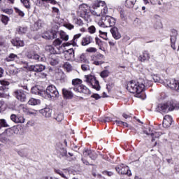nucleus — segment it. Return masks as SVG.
Here are the masks:
<instances>
[{"instance_id": "55", "label": "nucleus", "mask_w": 179, "mask_h": 179, "mask_svg": "<svg viewBox=\"0 0 179 179\" xmlns=\"http://www.w3.org/2000/svg\"><path fill=\"white\" fill-rule=\"evenodd\" d=\"M2 12H3L4 13H6L7 15H12V13H13V9L12 8L2 9Z\"/></svg>"}, {"instance_id": "64", "label": "nucleus", "mask_w": 179, "mask_h": 179, "mask_svg": "<svg viewBox=\"0 0 179 179\" xmlns=\"http://www.w3.org/2000/svg\"><path fill=\"white\" fill-rule=\"evenodd\" d=\"M104 55L102 54L99 53L97 55L95 56V59H103Z\"/></svg>"}, {"instance_id": "49", "label": "nucleus", "mask_w": 179, "mask_h": 179, "mask_svg": "<svg viewBox=\"0 0 179 179\" xmlns=\"http://www.w3.org/2000/svg\"><path fill=\"white\" fill-rule=\"evenodd\" d=\"M55 120H57L58 122H61L62 120H64V114L59 113L56 117H55Z\"/></svg>"}, {"instance_id": "27", "label": "nucleus", "mask_w": 179, "mask_h": 179, "mask_svg": "<svg viewBox=\"0 0 179 179\" xmlns=\"http://www.w3.org/2000/svg\"><path fill=\"white\" fill-rule=\"evenodd\" d=\"M135 3H136V0H126L125 6H127V8H131L135 6Z\"/></svg>"}, {"instance_id": "29", "label": "nucleus", "mask_w": 179, "mask_h": 179, "mask_svg": "<svg viewBox=\"0 0 179 179\" xmlns=\"http://www.w3.org/2000/svg\"><path fill=\"white\" fill-rule=\"evenodd\" d=\"M45 50L47 52H49V54H57V51L52 45H46Z\"/></svg>"}, {"instance_id": "17", "label": "nucleus", "mask_w": 179, "mask_h": 179, "mask_svg": "<svg viewBox=\"0 0 179 179\" xmlns=\"http://www.w3.org/2000/svg\"><path fill=\"white\" fill-rule=\"evenodd\" d=\"M27 57L28 59H31V61H40V55L34 52H28Z\"/></svg>"}, {"instance_id": "62", "label": "nucleus", "mask_w": 179, "mask_h": 179, "mask_svg": "<svg viewBox=\"0 0 179 179\" xmlns=\"http://www.w3.org/2000/svg\"><path fill=\"white\" fill-rule=\"evenodd\" d=\"M0 83H1V85H2V86H9V85H10V83H9V82H8V81H6V80H0Z\"/></svg>"}, {"instance_id": "23", "label": "nucleus", "mask_w": 179, "mask_h": 179, "mask_svg": "<svg viewBox=\"0 0 179 179\" xmlns=\"http://www.w3.org/2000/svg\"><path fill=\"white\" fill-rule=\"evenodd\" d=\"M11 43L13 45H15V47H23L24 45V42L19 38L11 40Z\"/></svg>"}, {"instance_id": "5", "label": "nucleus", "mask_w": 179, "mask_h": 179, "mask_svg": "<svg viewBox=\"0 0 179 179\" xmlns=\"http://www.w3.org/2000/svg\"><path fill=\"white\" fill-rule=\"evenodd\" d=\"M24 65H27L24 66L26 69H28L29 72H43L45 69V66L43 64H35V65H31L29 66H27L29 65V63L27 62H24Z\"/></svg>"}, {"instance_id": "31", "label": "nucleus", "mask_w": 179, "mask_h": 179, "mask_svg": "<svg viewBox=\"0 0 179 179\" xmlns=\"http://www.w3.org/2000/svg\"><path fill=\"white\" fill-rule=\"evenodd\" d=\"M96 80V78L93 76H85V82L88 83V85L93 84V82Z\"/></svg>"}, {"instance_id": "36", "label": "nucleus", "mask_w": 179, "mask_h": 179, "mask_svg": "<svg viewBox=\"0 0 179 179\" xmlns=\"http://www.w3.org/2000/svg\"><path fill=\"white\" fill-rule=\"evenodd\" d=\"M108 13V8H107V4H106L105 6L102 7L100 15L101 17H103V16H106L104 15H107Z\"/></svg>"}, {"instance_id": "25", "label": "nucleus", "mask_w": 179, "mask_h": 179, "mask_svg": "<svg viewBox=\"0 0 179 179\" xmlns=\"http://www.w3.org/2000/svg\"><path fill=\"white\" fill-rule=\"evenodd\" d=\"M31 92L32 94H38V96L44 97V91L40 90L37 87H32Z\"/></svg>"}, {"instance_id": "60", "label": "nucleus", "mask_w": 179, "mask_h": 179, "mask_svg": "<svg viewBox=\"0 0 179 179\" xmlns=\"http://www.w3.org/2000/svg\"><path fill=\"white\" fill-rule=\"evenodd\" d=\"M162 22H156L154 25L155 29H162Z\"/></svg>"}, {"instance_id": "56", "label": "nucleus", "mask_w": 179, "mask_h": 179, "mask_svg": "<svg viewBox=\"0 0 179 179\" xmlns=\"http://www.w3.org/2000/svg\"><path fill=\"white\" fill-rule=\"evenodd\" d=\"M74 23H76V24H78V26H83V21H82V20L80 19L75 18Z\"/></svg>"}, {"instance_id": "47", "label": "nucleus", "mask_w": 179, "mask_h": 179, "mask_svg": "<svg viewBox=\"0 0 179 179\" xmlns=\"http://www.w3.org/2000/svg\"><path fill=\"white\" fill-rule=\"evenodd\" d=\"M21 2L23 3L24 6L27 9H30V1L29 0H21Z\"/></svg>"}, {"instance_id": "57", "label": "nucleus", "mask_w": 179, "mask_h": 179, "mask_svg": "<svg viewBox=\"0 0 179 179\" xmlns=\"http://www.w3.org/2000/svg\"><path fill=\"white\" fill-rule=\"evenodd\" d=\"M80 61H82L83 62H87V64H89V61L87 60V59L86 58V56L85 55V54H82L80 56Z\"/></svg>"}, {"instance_id": "37", "label": "nucleus", "mask_w": 179, "mask_h": 179, "mask_svg": "<svg viewBox=\"0 0 179 179\" xmlns=\"http://www.w3.org/2000/svg\"><path fill=\"white\" fill-rule=\"evenodd\" d=\"M63 68L67 71L71 72L72 71V65L69 62H66L63 65Z\"/></svg>"}, {"instance_id": "32", "label": "nucleus", "mask_w": 179, "mask_h": 179, "mask_svg": "<svg viewBox=\"0 0 179 179\" xmlns=\"http://www.w3.org/2000/svg\"><path fill=\"white\" fill-rule=\"evenodd\" d=\"M44 26V21L41 20H38L34 23V27L36 30H38L41 27H43Z\"/></svg>"}, {"instance_id": "45", "label": "nucleus", "mask_w": 179, "mask_h": 179, "mask_svg": "<svg viewBox=\"0 0 179 179\" xmlns=\"http://www.w3.org/2000/svg\"><path fill=\"white\" fill-rule=\"evenodd\" d=\"M55 173H56V174H59V176H61L62 178L68 179V178H66V176L64 174V172H62V171L59 169H55Z\"/></svg>"}, {"instance_id": "59", "label": "nucleus", "mask_w": 179, "mask_h": 179, "mask_svg": "<svg viewBox=\"0 0 179 179\" xmlns=\"http://www.w3.org/2000/svg\"><path fill=\"white\" fill-rule=\"evenodd\" d=\"M89 33H91V34H93L94 33H96V27L94 26H91L88 28Z\"/></svg>"}, {"instance_id": "34", "label": "nucleus", "mask_w": 179, "mask_h": 179, "mask_svg": "<svg viewBox=\"0 0 179 179\" xmlns=\"http://www.w3.org/2000/svg\"><path fill=\"white\" fill-rule=\"evenodd\" d=\"M72 85L75 86V87H79V85H82V80L79 78L73 79Z\"/></svg>"}, {"instance_id": "63", "label": "nucleus", "mask_w": 179, "mask_h": 179, "mask_svg": "<svg viewBox=\"0 0 179 179\" xmlns=\"http://www.w3.org/2000/svg\"><path fill=\"white\" fill-rule=\"evenodd\" d=\"M64 27H66V29H68L69 30H72V29H73L74 26L72 24H65Z\"/></svg>"}, {"instance_id": "24", "label": "nucleus", "mask_w": 179, "mask_h": 179, "mask_svg": "<svg viewBox=\"0 0 179 179\" xmlns=\"http://www.w3.org/2000/svg\"><path fill=\"white\" fill-rule=\"evenodd\" d=\"M106 1L99 0L94 3L92 8L93 9H95V10L97 9V8H101V9L103 8V6H106Z\"/></svg>"}, {"instance_id": "54", "label": "nucleus", "mask_w": 179, "mask_h": 179, "mask_svg": "<svg viewBox=\"0 0 179 179\" xmlns=\"http://www.w3.org/2000/svg\"><path fill=\"white\" fill-rule=\"evenodd\" d=\"M81 69L83 71H90V66L87 64H84L81 65Z\"/></svg>"}, {"instance_id": "50", "label": "nucleus", "mask_w": 179, "mask_h": 179, "mask_svg": "<svg viewBox=\"0 0 179 179\" xmlns=\"http://www.w3.org/2000/svg\"><path fill=\"white\" fill-rule=\"evenodd\" d=\"M153 80H154V82H155V83H164L163 80H161L160 77H159L157 76H155L153 77Z\"/></svg>"}, {"instance_id": "30", "label": "nucleus", "mask_w": 179, "mask_h": 179, "mask_svg": "<svg viewBox=\"0 0 179 179\" xmlns=\"http://www.w3.org/2000/svg\"><path fill=\"white\" fill-rule=\"evenodd\" d=\"M0 142H2L3 143L9 142V138L4 132H3L1 134H0Z\"/></svg>"}, {"instance_id": "38", "label": "nucleus", "mask_w": 179, "mask_h": 179, "mask_svg": "<svg viewBox=\"0 0 179 179\" xmlns=\"http://www.w3.org/2000/svg\"><path fill=\"white\" fill-rule=\"evenodd\" d=\"M60 38L64 41L69 40V36H68L64 31H60Z\"/></svg>"}, {"instance_id": "18", "label": "nucleus", "mask_w": 179, "mask_h": 179, "mask_svg": "<svg viewBox=\"0 0 179 179\" xmlns=\"http://www.w3.org/2000/svg\"><path fill=\"white\" fill-rule=\"evenodd\" d=\"M64 57L67 61H71L75 58V50L72 48L69 49L66 51Z\"/></svg>"}, {"instance_id": "12", "label": "nucleus", "mask_w": 179, "mask_h": 179, "mask_svg": "<svg viewBox=\"0 0 179 179\" xmlns=\"http://www.w3.org/2000/svg\"><path fill=\"white\" fill-rule=\"evenodd\" d=\"M83 156L85 157H87L88 156L91 160H96L97 159V154L96 152L89 149L85 150L83 151Z\"/></svg>"}, {"instance_id": "2", "label": "nucleus", "mask_w": 179, "mask_h": 179, "mask_svg": "<svg viewBox=\"0 0 179 179\" xmlns=\"http://www.w3.org/2000/svg\"><path fill=\"white\" fill-rule=\"evenodd\" d=\"M176 106V104L174 101H168L166 103L159 104L157 107V111H158V113H161L162 114H166V113H169V111H173L175 110Z\"/></svg>"}, {"instance_id": "8", "label": "nucleus", "mask_w": 179, "mask_h": 179, "mask_svg": "<svg viewBox=\"0 0 179 179\" xmlns=\"http://www.w3.org/2000/svg\"><path fill=\"white\" fill-rule=\"evenodd\" d=\"M115 170L118 174H122L126 176H131V171L128 166H124V164L119 165L115 167Z\"/></svg>"}, {"instance_id": "11", "label": "nucleus", "mask_w": 179, "mask_h": 179, "mask_svg": "<svg viewBox=\"0 0 179 179\" xmlns=\"http://www.w3.org/2000/svg\"><path fill=\"white\" fill-rule=\"evenodd\" d=\"M42 38H45V40L57 38V32L56 31H48L42 34Z\"/></svg>"}, {"instance_id": "7", "label": "nucleus", "mask_w": 179, "mask_h": 179, "mask_svg": "<svg viewBox=\"0 0 179 179\" xmlns=\"http://www.w3.org/2000/svg\"><path fill=\"white\" fill-rule=\"evenodd\" d=\"M13 96L17 99V100H19V101H21V103H24L27 101V96H26V92L23 91V90H17L13 92Z\"/></svg>"}, {"instance_id": "16", "label": "nucleus", "mask_w": 179, "mask_h": 179, "mask_svg": "<svg viewBox=\"0 0 179 179\" xmlns=\"http://www.w3.org/2000/svg\"><path fill=\"white\" fill-rule=\"evenodd\" d=\"M39 113L45 118H50V117H51V114H52V110L50 108H44L40 110Z\"/></svg>"}, {"instance_id": "9", "label": "nucleus", "mask_w": 179, "mask_h": 179, "mask_svg": "<svg viewBox=\"0 0 179 179\" xmlns=\"http://www.w3.org/2000/svg\"><path fill=\"white\" fill-rule=\"evenodd\" d=\"M10 120L15 124H24L26 119L21 115L11 114Z\"/></svg>"}, {"instance_id": "10", "label": "nucleus", "mask_w": 179, "mask_h": 179, "mask_svg": "<svg viewBox=\"0 0 179 179\" xmlns=\"http://www.w3.org/2000/svg\"><path fill=\"white\" fill-rule=\"evenodd\" d=\"M73 90L78 92V93H84V94H90L92 93L90 90L83 85H80L78 87H74Z\"/></svg>"}, {"instance_id": "39", "label": "nucleus", "mask_w": 179, "mask_h": 179, "mask_svg": "<svg viewBox=\"0 0 179 179\" xmlns=\"http://www.w3.org/2000/svg\"><path fill=\"white\" fill-rule=\"evenodd\" d=\"M15 58H17V55L11 53L8 57H6V61L10 62V61H15Z\"/></svg>"}, {"instance_id": "53", "label": "nucleus", "mask_w": 179, "mask_h": 179, "mask_svg": "<svg viewBox=\"0 0 179 179\" xmlns=\"http://www.w3.org/2000/svg\"><path fill=\"white\" fill-rule=\"evenodd\" d=\"M62 44V41H61L59 38H57L53 41V45L55 47H58Z\"/></svg>"}, {"instance_id": "3", "label": "nucleus", "mask_w": 179, "mask_h": 179, "mask_svg": "<svg viewBox=\"0 0 179 179\" xmlns=\"http://www.w3.org/2000/svg\"><path fill=\"white\" fill-rule=\"evenodd\" d=\"M43 96L47 97V99H50L51 100H54L59 97V92H58V90L54 85L48 86L45 91H43Z\"/></svg>"}, {"instance_id": "13", "label": "nucleus", "mask_w": 179, "mask_h": 179, "mask_svg": "<svg viewBox=\"0 0 179 179\" xmlns=\"http://www.w3.org/2000/svg\"><path fill=\"white\" fill-rule=\"evenodd\" d=\"M57 155L60 159H65L68 153L66 152V150L64 148L62 145H61L57 148Z\"/></svg>"}, {"instance_id": "51", "label": "nucleus", "mask_w": 179, "mask_h": 179, "mask_svg": "<svg viewBox=\"0 0 179 179\" xmlns=\"http://www.w3.org/2000/svg\"><path fill=\"white\" fill-rule=\"evenodd\" d=\"M108 75H110L108 70H104L101 73L100 76L101 78H107Z\"/></svg>"}, {"instance_id": "26", "label": "nucleus", "mask_w": 179, "mask_h": 179, "mask_svg": "<svg viewBox=\"0 0 179 179\" xmlns=\"http://www.w3.org/2000/svg\"><path fill=\"white\" fill-rule=\"evenodd\" d=\"M143 134H145V135H151L152 142H155V139H156V138L160 137V133H159V132H154V133L150 134L146 131H143Z\"/></svg>"}, {"instance_id": "44", "label": "nucleus", "mask_w": 179, "mask_h": 179, "mask_svg": "<svg viewBox=\"0 0 179 179\" xmlns=\"http://www.w3.org/2000/svg\"><path fill=\"white\" fill-rule=\"evenodd\" d=\"M172 122H171V121L169 122L166 120H164L163 122H162V125H163L164 128H169V127H171Z\"/></svg>"}, {"instance_id": "48", "label": "nucleus", "mask_w": 179, "mask_h": 179, "mask_svg": "<svg viewBox=\"0 0 179 179\" xmlns=\"http://www.w3.org/2000/svg\"><path fill=\"white\" fill-rule=\"evenodd\" d=\"M0 125H1V127H3L4 128L9 127V124H8V122H6V120L4 119L0 120Z\"/></svg>"}, {"instance_id": "28", "label": "nucleus", "mask_w": 179, "mask_h": 179, "mask_svg": "<svg viewBox=\"0 0 179 179\" xmlns=\"http://www.w3.org/2000/svg\"><path fill=\"white\" fill-rule=\"evenodd\" d=\"M82 36L81 34H78L73 36V38L72 41L69 43V44L71 45H73V47H76V41L78 38H80V37Z\"/></svg>"}, {"instance_id": "41", "label": "nucleus", "mask_w": 179, "mask_h": 179, "mask_svg": "<svg viewBox=\"0 0 179 179\" xmlns=\"http://www.w3.org/2000/svg\"><path fill=\"white\" fill-rule=\"evenodd\" d=\"M2 23H3V24L6 25L8 24V22H9V17L5 15H1V19Z\"/></svg>"}, {"instance_id": "35", "label": "nucleus", "mask_w": 179, "mask_h": 179, "mask_svg": "<svg viewBox=\"0 0 179 179\" xmlns=\"http://www.w3.org/2000/svg\"><path fill=\"white\" fill-rule=\"evenodd\" d=\"M91 86L96 90H100V84H99V81L96 80V78L93 81L92 84H91Z\"/></svg>"}, {"instance_id": "20", "label": "nucleus", "mask_w": 179, "mask_h": 179, "mask_svg": "<svg viewBox=\"0 0 179 179\" xmlns=\"http://www.w3.org/2000/svg\"><path fill=\"white\" fill-rule=\"evenodd\" d=\"M62 93L64 98L66 100H71V99H73V93H72V92L68 90L67 89L63 88Z\"/></svg>"}, {"instance_id": "22", "label": "nucleus", "mask_w": 179, "mask_h": 179, "mask_svg": "<svg viewBox=\"0 0 179 179\" xmlns=\"http://www.w3.org/2000/svg\"><path fill=\"white\" fill-rule=\"evenodd\" d=\"M92 41H93V38L87 35L85 37L83 38L81 45L83 46L89 45V44L92 43Z\"/></svg>"}, {"instance_id": "43", "label": "nucleus", "mask_w": 179, "mask_h": 179, "mask_svg": "<svg viewBox=\"0 0 179 179\" xmlns=\"http://www.w3.org/2000/svg\"><path fill=\"white\" fill-rule=\"evenodd\" d=\"M17 154L21 157H27V156H29V153H27V151H26L24 150H22L21 151H18Z\"/></svg>"}, {"instance_id": "4", "label": "nucleus", "mask_w": 179, "mask_h": 179, "mask_svg": "<svg viewBox=\"0 0 179 179\" xmlns=\"http://www.w3.org/2000/svg\"><path fill=\"white\" fill-rule=\"evenodd\" d=\"M115 18L106 15L101 18V22H99V24L102 27H113V26H115Z\"/></svg>"}, {"instance_id": "33", "label": "nucleus", "mask_w": 179, "mask_h": 179, "mask_svg": "<svg viewBox=\"0 0 179 179\" xmlns=\"http://www.w3.org/2000/svg\"><path fill=\"white\" fill-rule=\"evenodd\" d=\"M40 100L36 99L34 98H31L28 101V104L29 106H37L38 104H40Z\"/></svg>"}, {"instance_id": "21", "label": "nucleus", "mask_w": 179, "mask_h": 179, "mask_svg": "<svg viewBox=\"0 0 179 179\" xmlns=\"http://www.w3.org/2000/svg\"><path fill=\"white\" fill-rule=\"evenodd\" d=\"M150 59V56L149 55V52L146 50L143 52L142 55H141L138 57V59H140L141 62H145V61H149Z\"/></svg>"}, {"instance_id": "6", "label": "nucleus", "mask_w": 179, "mask_h": 179, "mask_svg": "<svg viewBox=\"0 0 179 179\" xmlns=\"http://www.w3.org/2000/svg\"><path fill=\"white\" fill-rule=\"evenodd\" d=\"M78 12L80 13V17L83 19H87L89 14L90 13V7L87 4H81L79 6Z\"/></svg>"}, {"instance_id": "52", "label": "nucleus", "mask_w": 179, "mask_h": 179, "mask_svg": "<svg viewBox=\"0 0 179 179\" xmlns=\"http://www.w3.org/2000/svg\"><path fill=\"white\" fill-rule=\"evenodd\" d=\"M15 10V13H17V15H19V16H21V17H24V13L22 10H20V9L15 7L14 8Z\"/></svg>"}, {"instance_id": "42", "label": "nucleus", "mask_w": 179, "mask_h": 179, "mask_svg": "<svg viewBox=\"0 0 179 179\" xmlns=\"http://www.w3.org/2000/svg\"><path fill=\"white\" fill-rule=\"evenodd\" d=\"M49 62L50 65H52V66H55V65H58V64L59 63V59L58 58L50 59Z\"/></svg>"}, {"instance_id": "14", "label": "nucleus", "mask_w": 179, "mask_h": 179, "mask_svg": "<svg viewBox=\"0 0 179 179\" xmlns=\"http://www.w3.org/2000/svg\"><path fill=\"white\" fill-rule=\"evenodd\" d=\"M172 35H171V47L173 50H176V41H177V30L172 29Z\"/></svg>"}, {"instance_id": "40", "label": "nucleus", "mask_w": 179, "mask_h": 179, "mask_svg": "<svg viewBox=\"0 0 179 179\" xmlns=\"http://www.w3.org/2000/svg\"><path fill=\"white\" fill-rule=\"evenodd\" d=\"M3 133L7 136V137L9 138H10V136H12V135H13V130H12V129L8 128L7 129H6Z\"/></svg>"}, {"instance_id": "15", "label": "nucleus", "mask_w": 179, "mask_h": 179, "mask_svg": "<svg viewBox=\"0 0 179 179\" xmlns=\"http://www.w3.org/2000/svg\"><path fill=\"white\" fill-rule=\"evenodd\" d=\"M166 86L170 87L172 90H177V87L178 85V81L174 79L168 80L166 83Z\"/></svg>"}, {"instance_id": "19", "label": "nucleus", "mask_w": 179, "mask_h": 179, "mask_svg": "<svg viewBox=\"0 0 179 179\" xmlns=\"http://www.w3.org/2000/svg\"><path fill=\"white\" fill-rule=\"evenodd\" d=\"M110 33H111L113 38H115V40H120V38H121V34L118 31V28H117L115 27H112L110 29Z\"/></svg>"}, {"instance_id": "46", "label": "nucleus", "mask_w": 179, "mask_h": 179, "mask_svg": "<svg viewBox=\"0 0 179 179\" xmlns=\"http://www.w3.org/2000/svg\"><path fill=\"white\" fill-rule=\"evenodd\" d=\"M27 31V27H20L18 28L19 34H24Z\"/></svg>"}, {"instance_id": "58", "label": "nucleus", "mask_w": 179, "mask_h": 179, "mask_svg": "<svg viewBox=\"0 0 179 179\" xmlns=\"http://www.w3.org/2000/svg\"><path fill=\"white\" fill-rule=\"evenodd\" d=\"M42 2H45V3H52V5H57V1L55 0H41Z\"/></svg>"}, {"instance_id": "61", "label": "nucleus", "mask_w": 179, "mask_h": 179, "mask_svg": "<svg viewBox=\"0 0 179 179\" xmlns=\"http://www.w3.org/2000/svg\"><path fill=\"white\" fill-rule=\"evenodd\" d=\"M87 52H96L97 49L96 48H89L86 50Z\"/></svg>"}, {"instance_id": "1", "label": "nucleus", "mask_w": 179, "mask_h": 179, "mask_svg": "<svg viewBox=\"0 0 179 179\" xmlns=\"http://www.w3.org/2000/svg\"><path fill=\"white\" fill-rule=\"evenodd\" d=\"M148 87L146 85V81L145 80L140 78L137 81L131 80L127 84V90L130 93H136L135 96L141 100H145L146 99V95L143 93L145 88Z\"/></svg>"}]
</instances>
